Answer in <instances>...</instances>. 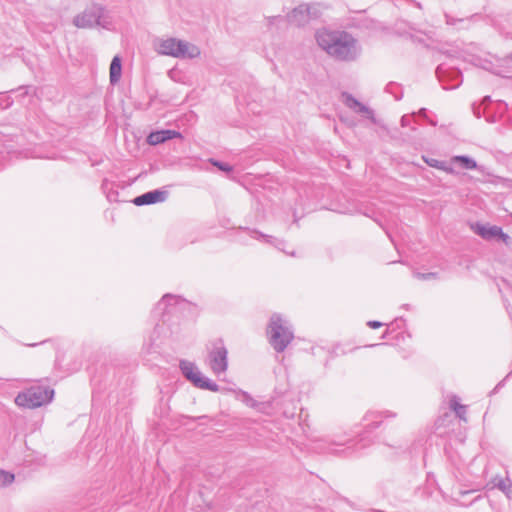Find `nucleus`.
Instances as JSON below:
<instances>
[{
	"instance_id": "nucleus-1",
	"label": "nucleus",
	"mask_w": 512,
	"mask_h": 512,
	"mask_svg": "<svg viewBox=\"0 0 512 512\" xmlns=\"http://www.w3.org/2000/svg\"><path fill=\"white\" fill-rule=\"evenodd\" d=\"M197 306L181 295L166 293L151 311L154 328L145 338L143 348L147 353L155 352L167 341H178L185 319H192Z\"/></svg>"
},
{
	"instance_id": "nucleus-2",
	"label": "nucleus",
	"mask_w": 512,
	"mask_h": 512,
	"mask_svg": "<svg viewBox=\"0 0 512 512\" xmlns=\"http://www.w3.org/2000/svg\"><path fill=\"white\" fill-rule=\"evenodd\" d=\"M397 413L390 410L368 411L362 421L364 431L356 439H352L346 432H335L319 438L315 450L321 454L336 456H351L372 443L367 435L379 428L384 420L396 418Z\"/></svg>"
},
{
	"instance_id": "nucleus-3",
	"label": "nucleus",
	"mask_w": 512,
	"mask_h": 512,
	"mask_svg": "<svg viewBox=\"0 0 512 512\" xmlns=\"http://www.w3.org/2000/svg\"><path fill=\"white\" fill-rule=\"evenodd\" d=\"M315 39L323 51L338 61L353 62L362 53L359 41L344 30L320 29L316 31Z\"/></svg>"
},
{
	"instance_id": "nucleus-4",
	"label": "nucleus",
	"mask_w": 512,
	"mask_h": 512,
	"mask_svg": "<svg viewBox=\"0 0 512 512\" xmlns=\"http://www.w3.org/2000/svg\"><path fill=\"white\" fill-rule=\"evenodd\" d=\"M266 336L274 351L282 353L294 340V327L286 316L273 313L266 327Z\"/></svg>"
},
{
	"instance_id": "nucleus-5",
	"label": "nucleus",
	"mask_w": 512,
	"mask_h": 512,
	"mask_svg": "<svg viewBox=\"0 0 512 512\" xmlns=\"http://www.w3.org/2000/svg\"><path fill=\"white\" fill-rule=\"evenodd\" d=\"M154 48L160 55L180 59H193L200 55V50L197 46L174 37L155 39Z\"/></svg>"
},
{
	"instance_id": "nucleus-6",
	"label": "nucleus",
	"mask_w": 512,
	"mask_h": 512,
	"mask_svg": "<svg viewBox=\"0 0 512 512\" xmlns=\"http://www.w3.org/2000/svg\"><path fill=\"white\" fill-rule=\"evenodd\" d=\"M55 391L50 386L36 383L19 392L15 403L19 407L34 409L49 404L54 398Z\"/></svg>"
},
{
	"instance_id": "nucleus-7",
	"label": "nucleus",
	"mask_w": 512,
	"mask_h": 512,
	"mask_svg": "<svg viewBox=\"0 0 512 512\" xmlns=\"http://www.w3.org/2000/svg\"><path fill=\"white\" fill-rule=\"evenodd\" d=\"M73 24L77 28H94L101 27L109 30L112 20L106 7L101 4H93L86 8L82 13L76 15Z\"/></svg>"
},
{
	"instance_id": "nucleus-8",
	"label": "nucleus",
	"mask_w": 512,
	"mask_h": 512,
	"mask_svg": "<svg viewBox=\"0 0 512 512\" xmlns=\"http://www.w3.org/2000/svg\"><path fill=\"white\" fill-rule=\"evenodd\" d=\"M472 110L475 117L483 116L487 122L495 123L505 117L508 105L502 100L494 102L490 96H484L479 104L473 103Z\"/></svg>"
},
{
	"instance_id": "nucleus-9",
	"label": "nucleus",
	"mask_w": 512,
	"mask_h": 512,
	"mask_svg": "<svg viewBox=\"0 0 512 512\" xmlns=\"http://www.w3.org/2000/svg\"><path fill=\"white\" fill-rule=\"evenodd\" d=\"M179 369L185 379L194 387L211 392L221 391L220 386L207 376L203 375L194 362L180 360Z\"/></svg>"
},
{
	"instance_id": "nucleus-10",
	"label": "nucleus",
	"mask_w": 512,
	"mask_h": 512,
	"mask_svg": "<svg viewBox=\"0 0 512 512\" xmlns=\"http://www.w3.org/2000/svg\"><path fill=\"white\" fill-rule=\"evenodd\" d=\"M206 362L217 377L226 373L228 369V349L222 339H217L212 343Z\"/></svg>"
},
{
	"instance_id": "nucleus-11",
	"label": "nucleus",
	"mask_w": 512,
	"mask_h": 512,
	"mask_svg": "<svg viewBox=\"0 0 512 512\" xmlns=\"http://www.w3.org/2000/svg\"><path fill=\"white\" fill-rule=\"evenodd\" d=\"M272 401L277 407L283 409L282 413L286 418H293L296 414L297 401H295V395L287 382L275 387Z\"/></svg>"
},
{
	"instance_id": "nucleus-12",
	"label": "nucleus",
	"mask_w": 512,
	"mask_h": 512,
	"mask_svg": "<svg viewBox=\"0 0 512 512\" xmlns=\"http://www.w3.org/2000/svg\"><path fill=\"white\" fill-rule=\"evenodd\" d=\"M435 74L445 90L457 89L463 82L461 70L446 63H440L436 67Z\"/></svg>"
},
{
	"instance_id": "nucleus-13",
	"label": "nucleus",
	"mask_w": 512,
	"mask_h": 512,
	"mask_svg": "<svg viewBox=\"0 0 512 512\" xmlns=\"http://www.w3.org/2000/svg\"><path fill=\"white\" fill-rule=\"evenodd\" d=\"M471 230L486 241H499L506 246L511 244V237L500 226L490 223L475 222L471 224Z\"/></svg>"
},
{
	"instance_id": "nucleus-14",
	"label": "nucleus",
	"mask_w": 512,
	"mask_h": 512,
	"mask_svg": "<svg viewBox=\"0 0 512 512\" xmlns=\"http://www.w3.org/2000/svg\"><path fill=\"white\" fill-rule=\"evenodd\" d=\"M341 100L343 104L356 114L362 115L373 124H378V120L375 116V112L369 106L360 102L349 92H342Z\"/></svg>"
},
{
	"instance_id": "nucleus-15",
	"label": "nucleus",
	"mask_w": 512,
	"mask_h": 512,
	"mask_svg": "<svg viewBox=\"0 0 512 512\" xmlns=\"http://www.w3.org/2000/svg\"><path fill=\"white\" fill-rule=\"evenodd\" d=\"M239 229L241 231L247 233L250 238L255 239L256 241H258L262 244H267V245L273 246L276 249L284 252L287 255L295 256L294 251H286L285 250L286 243L282 239H278L272 235L265 234L257 229H254V228L240 227Z\"/></svg>"
},
{
	"instance_id": "nucleus-16",
	"label": "nucleus",
	"mask_w": 512,
	"mask_h": 512,
	"mask_svg": "<svg viewBox=\"0 0 512 512\" xmlns=\"http://www.w3.org/2000/svg\"><path fill=\"white\" fill-rule=\"evenodd\" d=\"M169 192L165 189H154L136 196L132 203L135 206H145L162 203L168 198Z\"/></svg>"
},
{
	"instance_id": "nucleus-17",
	"label": "nucleus",
	"mask_w": 512,
	"mask_h": 512,
	"mask_svg": "<svg viewBox=\"0 0 512 512\" xmlns=\"http://www.w3.org/2000/svg\"><path fill=\"white\" fill-rule=\"evenodd\" d=\"M311 14V8L308 5L300 4L287 14L284 19L287 20L288 23L300 27L309 21Z\"/></svg>"
},
{
	"instance_id": "nucleus-18",
	"label": "nucleus",
	"mask_w": 512,
	"mask_h": 512,
	"mask_svg": "<svg viewBox=\"0 0 512 512\" xmlns=\"http://www.w3.org/2000/svg\"><path fill=\"white\" fill-rule=\"evenodd\" d=\"M174 138L182 139L183 136L181 132L173 129H161L151 131L147 136V143L152 146H156L159 144H163L169 140Z\"/></svg>"
},
{
	"instance_id": "nucleus-19",
	"label": "nucleus",
	"mask_w": 512,
	"mask_h": 512,
	"mask_svg": "<svg viewBox=\"0 0 512 512\" xmlns=\"http://www.w3.org/2000/svg\"><path fill=\"white\" fill-rule=\"evenodd\" d=\"M122 76V59L115 55L110 63V83L116 85Z\"/></svg>"
},
{
	"instance_id": "nucleus-20",
	"label": "nucleus",
	"mask_w": 512,
	"mask_h": 512,
	"mask_svg": "<svg viewBox=\"0 0 512 512\" xmlns=\"http://www.w3.org/2000/svg\"><path fill=\"white\" fill-rule=\"evenodd\" d=\"M422 160L430 167L442 170L448 174H454L455 170L454 168L448 164L446 161L434 159L431 157H428L426 155H422Z\"/></svg>"
},
{
	"instance_id": "nucleus-21",
	"label": "nucleus",
	"mask_w": 512,
	"mask_h": 512,
	"mask_svg": "<svg viewBox=\"0 0 512 512\" xmlns=\"http://www.w3.org/2000/svg\"><path fill=\"white\" fill-rule=\"evenodd\" d=\"M449 407L460 420L467 421V406L460 403L458 396L453 395L449 400Z\"/></svg>"
},
{
	"instance_id": "nucleus-22",
	"label": "nucleus",
	"mask_w": 512,
	"mask_h": 512,
	"mask_svg": "<svg viewBox=\"0 0 512 512\" xmlns=\"http://www.w3.org/2000/svg\"><path fill=\"white\" fill-rule=\"evenodd\" d=\"M451 162L458 164L461 168L466 170H474L477 168V162L475 159L468 155H456L451 158Z\"/></svg>"
},
{
	"instance_id": "nucleus-23",
	"label": "nucleus",
	"mask_w": 512,
	"mask_h": 512,
	"mask_svg": "<svg viewBox=\"0 0 512 512\" xmlns=\"http://www.w3.org/2000/svg\"><path fill=\"white\" fill-rule=\"evenodd\" d=\"M35 93H36V87H34L32 85L19 86L18 88L12 89L10 91V94L14 95V97L18 100H20L26 96L34 95Z\"/></svg>"
},
{
	"instance_id": "nucleus-24",
	"label": "nucleus",
	"mask_w": 512,
	"mask_h": 512,
	"mask_svg": "<svg viewBox=\"0 0 512 512\" xmlns=\"http://www.w3.org/2000/svg\"><path fill=\"white\" fill-rule=\"evenodd\" d=\"M385 92L392 95L397 101L401 100L403 97L402 85L397 82H389L385 86Z\"/></svg>"
},
{
	"instance_id": "nucleus-25",
	"label": "nucleus",
	"mask_w": 512,
	"mask_h": 512,
	"mask_svg": "<svg viewBox=\"0 0 512 512\" xmlns=\"http://www.w3.org/2000/svg\"><path fill=\"white\" fill-rule=\"evenodd\" d=\"M237 399L243 402L246 406L251 408H256L258 403L257 401L246 391L239 390L237 392Z\"/></svg>"
},
{
	"instance_id": "nucleus-26",
	"label": "nucleus",
	"mask_w": 512,
	"mask_h": 512,
	"mask_svg": "<svg viewBox=\"0 0 512 512\" xmlns=\"http://www.w3.org/2000/svg\"><path fill=\"white\" fill-rule=\"evenodd\" d=\"M108 180L105 179L103 182H102V185H101V188L103 190V192L106 194V197H107V200L109 202H117L118 201V196H119V192L117 190H114L113 188H108Z\"/></svg>"
},
{
	"instance_id": "nucleus-27",
	"label": "nucleus",
	"mask_w": 512,
	"mask_h": 512,
	"mask_svg": "<svg viewBox=\"0 0 512 512\" xmlns=\"http://www.w3.org/2000/svg\"><path fill=\"white\" fill-rule=\"evenodd\" d=\"M209 163L212 164L214 167L218 168L220 171L224 172L226 175H229L234 171L232 165L214 158H210Z\"/></svg>"
},
{
	"instance_id": "nucleus-28",
	"label": "nucleus",
	"mask_w": 512,
	"mask_h": 512,
	"mask_svg": "<svg viewBox=\"0 0 512 512\" xmlns=\"http://www.w3.org/2000/svg\"><path fill=\"white\" fill-rule=\"evenodd\" d=\"M15 475L11 472L0 469V487H6L13 483Z\"/></svg>"
},
{
	"instance_id": "nucleus-29",
	"label": "nucleus",
	"mask_w": 512,
	"mask_h": 512,
	"mask_svg": "<svg viewBox=\"0 0 512 512\" xmlns=\"http://www.w3.org/2000/svg\"><path fill=\"white\" fill-rule=\"evenodd\" d=\"M509 481H510L509 478L503 479L502 477L496 476L491 480V484L493 485L494 488H497L501 492L505 493V491L507 490Z\"/></svg>"
},
{
	"instance_id": "nucleus-30",
	"label": "nucleus",
	"mask_w": 512,
	"mask_h": 512,
	"mask_svg": "<svg viewBox=\"0 0 512 512\" xmlns=\"http://www.w3.org/2000/svg\"><path fill=\"white\" fill-rule=\"evenodd\" d=\"M414 113H415V120H417L419 118V119L425 120L431 126L437 125V121L431 119L428 116V110L426 108H421L418 112H414Z\"/></svg>"
},
{
	"instance_id": "nucleus-31",
	"label": "nucleus",
	"mask_w": 512,
	"mask_h": 512,
	"mask_svg": "<svg viewBox=\"0 0 512 512\" xmlns=\"http://www.w3.org/2000/svg\"><path fill=\"white\" fill-rule=\"evenodd\" d=\"M14 99L11 95L0 93V107L2 109H8L12 106Z\"/></svg>"
},
{
	"instance_id": "nucleus-32",
	"label": "nucleus",
	"mask_w": 512,
	"mask_h": 512,
	"mask_svg": "<svg viewBox=\"0 0 512 512\" xmlns=\"http://www.w3.org/2000/svg\"><path fill=\"white\" fill-rule=\"evenodd\" d=\"M412 122H416L415 113L405 114L400 119V124L402 127H408L412 124Z\"/></svg>"
},
{
	"instance_id": "nucleus-33",
	"label": "nucleus",
	"mask_w": 512,
	"mask_h": 512,
	"mask_svg": "<svg viewBox=\"0 0 512 512\" xmlns=\"http://www.w3.org/2000/svg\"><path fill=\"white\" fill-rule=\"evenodd\" d=\"M415 277L420 280L428 281L431 279L438 278V273L437 272H428V273L417 272V273H415Z\"/></svg>"
},
{
	"instance_id": "nucleus-34",
	"label": "nucleus",
	"mask_w": 512,
	"mask_h": 512,
	"mask_svg": "<svg viewBox=\"0 0 512 512\" xmlns=\"http://www.w3.org/2000/svg\"><path fill=\"white\" fill-rule=\"evenodd\" d=\"M284 17L281 15L267 17L268 26L274 25L276 22L284 21Z\"/></svg>"
},
{
	"instance_id": "nucleus-35",
	"label": "nucleus",
	"mask_w": 512,
	"mask_h": 512,
	"mask_svg": "<svg viewBox=\"0 0 512 512\" xmlns=\"http://www.w3.org/2000/svg\"><path fill=\"white\" fill-rule=\"evenodd\" d=\"M445 18H446V23L448 25H456V23H458V22L460 23V22L465 21L464 19H456L453 16L448 15V14H445Z\"/></svg>"
},
{
	"instance_id": "nucleus-36",
	"label": "nucleus",
	"mask_w": 512,
	"mask_h": 512,
	"mask_svg": "<svg viewBox=\"0 0 512 512\" xmlns=\"http://www.w3.org/2000/svg\"><path fill=\"white\" fill-rule=\"evenodd\" d=\"M367 326L371 329H378L384 326V323L378 320H370L367 322Z\"/></svg>"
},
{
	"instance_id": "nucleus-37",
	"label": "nucleus",
	"mask_w": 512,
	"mask_h": 512,
	"mask_svg": "<svg viewBox=\"0 0 512 512\" xmlns=\"http://www.w3.org/2000/svg\"><path fill=\"white\" fill-rule=\"evenodd\" d=\"M512 372H510L503 380H501L495 387L494 389L492 390V394H495L497 393L504 385H505V381L506 379L511 375Z\"/></svg>"
},
{
	"instance_id": "nucleus-38",
	"label": "nucleus",
	"mask_w": 512,
	"mask_h": 512,
	"mask_svg": "<svg viewBox=\"0 0 512 512\" xmlns=\"http://www.w3.org/2000/svg\"><path fill=\"white\" fill-rule=\"evenodd\" d=\"M505 496L512 501V482L509 481L507 490L505 491Z\"/></svg>"
},
{
	"instance_id": "nucleus-39",
	"label": "nucleus",
	"mask_w": 512,
	"mask_h": 512,
	"mask_svg": "<svg viewBox=\"0 0 512 512\" xmlns=\"http://www.w3.org/2000/svg\"><path fill=\"white\" fill-rule=\"evenodd\" d=\"M504 125L506 129H512V118L510 116L506 117Z\"/></svg>"
},
{
	"instance_id": "nucleus-40",
	"label": "nucleus",
	"mask_w": 512,
	"mask_h": 512,
	"mask_svg": "<svg viewBox=\"0 0 512 512\" xmlns=\"http://www.w3.org/2000/svg\"><path fill=\"white\" fill-rule=\"evenodd\" d=\"M393 333V330H391L390 328H387L382 336H381V339H388L390 337V335Z\"/></svg>"
},
{
	"instance_id": "nucleus-41",
	"label": "nucleus",
	"mask_w": 512,
	"mask_h": 512,
	"mask_svg": "<svg viewBox=\"0 0 512 512\" xmlns=\"http://www.w3.org/2000/svg\"><path fill=\"white\" fill-rule=\"evenodd\" d=\"M293 217H294V222H295V223H297V222H298V220L300 219V217H298V215H297V213H296V212H294V213H293Z\"/></svg>"
},
{
	"instance_id": "nucleus-42",
	"label": "nucleus",
	"mask_w": 512,
	"mask_h": 512,
	"mask_svg": "<svg viewBox=\"0 0 512 512\" xmlns=\"http://www.w3.org/2000/svg\"><path fill=\"white\" fill-rule=\"evenodd\" d=\"M387 343H378V344H371V345H368V347H376V346H381V345H386Z\"/></svg>"
},
{
	"instance_id": "nucleus-43",
	"label": "nucleus",
	"mask_w": 512,
	"mask_h": 512,
	"mask_svg": "<svg viewBox=\"0 0 512 512\" xmlns=\"http://www.w3.org/2000/svg\"><path fill=\"white\" fill-rule=\"evenodd\" d=\"M36 345H37L36 343L29 344V346H31V347H34Z\"/></svg>"
},
{
	"instance_id": "nucleus-44",
	"label": "nucleus",
	"mask_w": 512,
	"mask_h": 512,
	"mask_svg": "<svg viewBox=\"0 0 512 512\" xmlns=\"http://www.w3.org/2000/svg\"><path fill=\"white\" fill-rule=\"evenodd\" d=\"M400 334H401V333H399V332H398V333L396 334L395 338H398V337L400 336Z\"/></svg>"
}]
</instances>
